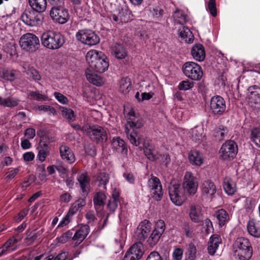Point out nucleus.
<instances>
[{
  "mask_svg": "<svg viewBox=\"0 0 260 260\" xmlns=\"http://www.w3.org/2000/svg\"><path fill=\"white\" fill-rule=\"evenodd\" d=\"M126 117L127 123L125 126V132L127 138L133 145L138 146L141 143V139L136 129L143 126V120L141 117L136 116L133 110L126 114Z\"/></svg>",
  "mask_w": 260,
  "mask_h": 260,
  "instance_id": "f257e3e1",
  "label": "nucleus"
},
{
  "mask_svg": "<svg viewBox=\"0 0 260 260\" xmlns=\"http://www.w3.org/2000/svg\"><path fill=\"white\" fill-rule=\"evenodd\" d=\"M86 59L89 64L88 69L102 73L108 68L109 63L107 58L102 52L91 50L87 53Z\"/></svg>",
  "mask_w": 260,
  "mask_h": 260,
  "instance_id": "f03ea898",
  "label": "nucleus"
},
{
  "mask_svg": "<svg viewBox=\"0 0 260 260\" xmlns=\"http://www.w3.org/2000/svg\"><path fill=\"white\" fill-rule=\"evenodd\" d=\"M233 250L239 260H249L252 255V248L249 241L243 237L237 239L233 244Z\"/></svg>",
  "mask_w": 260,
  "mask_h": 260,
  "instance_id": "7ed1b4c3",
  "label": "nucleus"
},
{
  "mask_svg": "<svg viewBox=\"0 0 260 260\" xmlns=\"http://www.w3.org/2000/svg\"><path fill=\"white\" fill-rule=\"evenodd\" d=\"M42 45L52 50L60 48L64 43V38L59 32L48 31L42 34L41 37Z\"/></svg>",
  "mask_w": 260,
  "mask_h": 260,
  "instance_id": "20e7f679",
  "label": "nucleus"
},
{
  "mask_svg": "<svg viewBox=\"0 0 260 260\" xmlns=\"http://www.w3.org/2000/svg\"><path fill=\"white\" fill-rule=\"evenodd\" d=\"M182 72L188 78L195 81L200 80L203 75L201 66L192 61L185 62L182 66Z\"/></svg>",
  "mask_w": 260,
  "mask_h": 260,
  "instance_id": "39448f33",
  "label": "nucleus"
},
{
  "mask_svg": "<svg viewBox=\"0 0 260 260\" xmlns=\"http://www.w3.org/2000/svg\"><path fill=\"white\" fill-rule=\"evenodd\" d=\"M168 190L170 199L175 205L180 206L186 200L185 191L179 184L170 183Z\"/></svg>",
  "mask_w": 260,
  "mask_h": 260,
  "instance_id": "423d86ee",
  "label": "nucleus"
},
{
  "mask_svg": "<svg viewBox=\"0 0 260 260\" xmlns=\"http://www.w3.org/2000/svg\"><path fill=\"white\" fill-rule=\"evenodd\" d=\"M76 37L78 41L88 46L96 45L100 41L99 36L90 29H85L78 30L76 33Z\"/></svg>",
  "mask_w": 260,
  "mask_h": 260,
  "instance_id": "0eeeda50",
  "label": "nucleus"
},
{
  "mask_svg": "<svg viewBox=\"0 0 260 260\" xmlns=\"http://www.w3.org/2000/svg\"><path fill=\"white\" fill-rule=\"evenodd\" d=\"M20 45L23 49L34 52L39 48L40 42L39 38L35 35L27 33L21 37Z\"/></svg>",
  "mask_w": 260,
  "mask_h": 260,
  "instance_id": "6e6552de",
  "label": "nucleus"
},
{
  "mask_svg": "<svg viewBox=\"0 0 260 260\" xmlns=\"http://www.w3.org/2000/svg\"><path fill=\"white\" fill-rule=\"evenodd\" d=\"M210 110L214 116H220L226 112V106L224 99L219 95L213 96L210 100Z\"/></svg>",
  "mask_w": 260,
  "mask_h": 260,
  "instance_id": "1a4fd4ad",
  "label": "nucleus"
},
{
  "mask_svg": "<svg viewBox=\"0 0 260 260\" xmlns=\"http://www.w3.org/2000/svg\"><path fill=\"white\" fill-rule=\"evenodd\" d=\"M21 19L28 26H36L42 23L43 16L40 13L33 10H25L21 14Z\"/></svg>",
  "mask_w": 260,
  "mask_h": 260,
  "instance_id": "9d476101",
  "label": "nucleus"
},
{
  "mask_svg": "<svg viewBox=\"0 0 260 260\" xmlns=\"http://www.w3.org/2000/svg\"><path fill=\"white\" fill-rule=\"evenodd\" d=\"M86 135H88L90 139L96 143H103L106 142L108 139L106 130L98 125L89 126Z\"/></svg>",
  "mask_w": 260,
  "mask_h": 260,
  "instance_id": "9b49d317",
  "label": "nucleus"
},
{
  "mask_svg": "<svg viewBox=\"0 0 260 260\" xmlns=\"http://www.w3.org/2000/svg\"><path fill=\"white\" fill-rule=\"evenodd\" d=\"M238 153V146L232 140L226 141L221 146L219 150L220 157L224 160L234 158Z\"/></svg>",
  "mask_w": 260,
  "mask_h": 260,
  "instance_id": "f8f14e48",
  "label": "nucleus"
},
{
  "mask_svg": "<svg viewBox=\"0 0 260 260\" xmlns=\"http://www.w3.org/2000/svg\"><path fill=\"white\" fill-rule=\"evenodd\" d=\"M50 16L52 19L59 24L66 23L70 18L68 10L64 5L59 7H52L50 11Z\"/></svg>",
  "mask_w": 260,
  "mask_h": 260,
  "instance_id": "ddd939ff",
  "label": "nucleus"
},
{
  "mask_svg": "<svg viewBox=\"0 0 260 260\" xmlns=\"http://www.w3.org/2000/svg\"><path fill=\"white\" fill-rule=\"evenodd\" d=\"M182 187L189 194H194L198 187L197 178L190 172H186L184 176Z\"/></svg>",
  "mask_w": 260,
  "mask_h": 260,
  "instance_id": "4468645a",
  "label": "nucleus"
},
{
  "mask_svg": "<svg viewBox=\"0 0 260 260\" xmlns=\"http://www.w3.org/2000/svg\"><path fill=\"white\" fill-rule=\"evenodd\" d=\"M144 253V248L141 242L134 244L125 253L123 260H139Z\"/></svg>",
  "mask_w": 260,
  "mask_h": 260,
  "instance_id": "2eb2a0df",
  "label": "nucleus"
},
{
  "mask_svg": "<svg viewBox=\"0 0 260 260\" xmlns=\"http://www.w3.org/2000/svg\"><path fill=\"white\" fill-rule=\"evenodd\" d=\"M148 186L152 198L156 201L160 200L163 192L159 179L156 177L152 176L148 181Z\"/></svg>",
  "mask_w": 260,
  "mask_h": 260,
  "instance_id": "dca6fc26",
  "label": "nucleus"
},
{
  "mask_svg": "<svg viewBox=\"0 0 260 260\" xmlns=\"http://www.w3.org/2000/svg\"><path fill=\"white\" fill-rule=\"evenodd\" d=\"M151 223L148 220H144L142 221L135 232V235L137 239L140 241L144 240L148 235L151 231Z\"/></svg>",
  "mask_w": 260,
  "mask_h": 260,
  "instance_id": "f3484780",
  "label": "nucleus"
},
{
  "mask_svg": "<svg viewBox=\"0 0 260 260\" xmlns=\"http://www.w3.org/2000/svg\"><path fill=\"white\" fill-rule=\"evenodd\" d=\"M90 232L89 226L87 224H81L77 230L74 235L72 237L74 241H76V244L78 245L81 243L87 237Z\"/></svg>",
  "mask_w": 260,
  "mask_h": 260,
  "instance_id": "a211bd4d",
  "label": "nucleus"
},
{
  "mask_svg": "<svg viewBox=\"0 0 260 260\" xmlns=\"http://www.w3.org/2000/svg\"><path fill=\"white\" fill-rule=\"evenodd\" d=\"M189 217L194 223H200L203 219L202 209L199 205H191L189 207Z\"/></svg>",
  "mask_w": 260,
  "mask_h": 260,
  "instance_id": "6ab92c4d",
  "label": "nucleus"
},
{
  "mask_svg": "<svg viewBox=\"0 0 260 260\" xmlns=\"http://www.w3.org/2000/svg\"><path fill=\"white\" fill-rule=\"evenodd\" d=\"M77 180L79 183L83 196L87 195L90 190V178L87 173L79 174Z\"/></svg>",
  "mask_w": 260,
  "mask_h": 260,
  "instance_id": "aec40b11",
  "label": "nucleus"
},
{
  "mask_svg": "<svg viewBox=\"0 0 260 260\" xmlns=\"http://www.w3.org/2000/svg\"><path fill=\"white\" fill-rule=\"evenodd\" d=\"M249 101L255 104V107L260 110V87L256 85L250 86L248 88Z\"/></svg>",
  "mask_w": 260,
  "mask_h": 260,
  "instance_id": "412c9836",
  "label": "nucleus"
},
{
  "mask_svg": "<svg viewBox=\"0 0 260 260\" xmlns=\"http://www.w3.org/2000/svg\"><path fill=\"white\" fill-rule=\"evenodd\" d=\"M202 194L206 196H212L216 192V187L214 183L210 180L203 181L201 185Z\"/></svg>",
  "mask_w": 260,
  "mask_h": 260,
  "instance_id": "4be33fe9",
  "label": "nucleus"
},
{
  "mask_svg": "<svg viewBox=\"0 0 260 260\" xmlns=\"http://www.w3.org/2000/svg\"><path fill=\"white\" fill-rule=\"evenodd\" d=\"M220 236L217 234L212 235L209 239L208 244V251L210 255H214L218 249L219 245L221 243Z\"/></svg>",
  "mask_w": 260,
  "mask_h": 260,
  "instance_id": "5701e85b",
  "label": "nucleus"
},
{
  "mask_svg": "<svg viewBox=\"0 0 260 260\" xmlns=\"http://www.w3.org/2000/svg\"><path fill=\"white\" fill-rule=\"evenodd\" d=\"M112 148L118 153H121L123 155H126L127 152V149L125 142L119 137L113 138L111 143Z\"/></svg>",
  "mask_w": 260,
  "mask_h": 260,
  "instance_id": "b1692460",
  "label": "nucleus"
},
{
  "mask_svg": "<svg viewBox=\"0 0 260 260\" xmlns=\"http://www.w3.org/2000/svg\"><path fill=\"white\" fill-rule=\"evenodd\" d=\"M191 53L192 57L199 61H203L205 58V51L204 46L198 44L194 45L191 50Z\"/></svg>",
  "mask_w": 260,
  "mask_h": 260,
  "instance_id": "393cba45",
  "label": "nucleus"
},
{
  "mask_svg": "<svg viewBox=\"0 0 260 260\" xmlns=\"http://www.w3.org/2000/svg\"><path fill=\"white\" fill-rule=\"evenodd\" d=\"M106 199L105 194L101 191L96 192L93 199L94 208L98 212L102 211L105 205V201Z\"/></svg>",
  "mask_w": 260,
  "mask_h": 260,
  "instance_id": "a878e982",
  "label": "nucleus"
},
{
  "mask_svg": "<svg viewBox=\"0 0 260 260\" xmlns=\"http://www.w3.org/2000/svg\"><path fill=\"white\" fill-rule=\"evenodd\" d=\"M143 146L144 151L147 158L151 161L157 159V151L154 146L147 141L144 142Z\"/></svg>",
  "mask_w": 260,
  "mask_h": 260,
  "instance_id": "bb28decb",
  "label": "nucleus"
},
{
  "mask_svg": "<svg viewBox=\"0 0 260 260\" xmlns=\"http://www.w3.org/2000/svg\"><path fill=\"white\" fill-rule=\"evenodd\" d=\"M95 72L90 69H87L85 71V75L88 81L96 86H102L104 84V81L102 78L98 75L94 73Z\"/></svg>",
  "mask_w": 260,
  "mask_h": 260,
  "instance_id": "cd10ccee",
  "label": "nucleus"
},
{
  "mask_svg": "<svg viewBox=\"0 0 260 260\" xmlns=\"http://www.w3.org/2000/svg\"><path fill=\"white\" fill-rule=\"evenodd\" d=\"M61 158L71 164L74 162L75 157L72 150L67 146L62 145L59 148Z\"/></svg>",
  "mask_w": 260,
  "mask_h": 260,
  "instance_id": "c85d7f7f",
  "label": "nucleus"
},
{
  "mask_svg": "<svg viewBox=\"0 0 260 260\" xmlns=\"http://www.w3.org/2000/svg\"><path fill=\"white\" fill-rule=\"evenodd\" d=\"M28 2L32 10L40 14L46 9V0H28Z\"/></svg>",
  "mask_w": 260,
  "mask_h": 260,
  "instance_id": "c756f323",
  "label": "nucleus"
},
{
  "mask_svg": "<svg viewBox=\"0 0 260 260\" xmlns=\"http://www.w3.org/2000/svg\"><path fill=\"white\" fill-rule=\"evenodd\" d=\"M119 196L118 192L116 190H114L107 204V208L111 213H114L118 207L119 203Z\"/></svg>",
  "mask_w": 260,
  "mask_h": 260,
  "instance_id": "7c9ffc66",
  "label": "nucleus"
},
{
  "mask_svg": "<svg viewBox=\"0 0 260 260\" xmlns=\"http://www.w3.org/2000/svg\"><path fill=\"white\" fill-rule=\"evenodd\" d=\"M188 158L190 162L193 165L200 166L203 163L202 154L197 150L191 151L189 153Z\"/></svg>",
  "mask_w": 260,
  "mask_h": 260,
  "instance_id": "2f4dec72",
  "label": "nucleus"
},
{
  "mask_svg": "<svg viewBox=\"0 0 260 260\" xmlns=\"http://www.w3.org/2000/svg\"><path fill=\"white\" fill-rule=\"evenodd\" d=\"M85 201L83 199H79L76 200L70 208L68 212V216H72L80 211L85 205Z\"/></svg>",
  "mask_w": 260,
  "mask_h": 260,
  "instance_id": "473e14b6",
  "label": "nucleus"
},
{
  "mask_svg": "<svg viewBox=\"0 0 260 260\" xmlns=\"http://www.w3.org/2000/svg\"><path fill=\"white\" fill-rule=\"evenodd\" d=\"M112 52L118 59L124 58L127 55L125 48L121 44L116 43L112 47Z\"/></svg>",
  "mask_w": 260,
  "mask_h": 260,
  "instance_id": "72a5a7b5",
  "label": "nucleus"
},
{
  "mask_svg": "<svg viewBox=\"0 0 260 260\" xmlns=\"http://www.w3.org/2000/svg\"><path fill=\"white\" fill-rule=\"evenodd\" d=\"M223 187L225 192L229 195H233L236 191V185L229 177H225L223 182Z\"/></svg>",
  "mask_w": 260,
  "mask_h": 260,
  "instance_id": "f704fd0d",
  "label": "nucleus"
},
{
  "mask_svg": "<svg viewBox=\"0 0 260 260\" xmlns=\"http://www.w3.org/2000/svg\"><path fill=\"white\" fill-rule=\"evenodd\" d=\"M247 228L251 236L256 238L260 237V227L253 220L248 221Z\"/></svg>",
  "mask_w": 260,
  "mask_h": 260,
  "instance_id": "c9c22d12",
  "label": "nucleus"
},
{
  "mask_svg": "<svg viewBox=\"0 0 260 260\" xmlns=\"http://www.w3.org/2000/svg\"><path fill=\"white\" fill-rule=\"evenodd\" d=\"M179 36L185 42L191 43L193 41V36L191 31L186 27L183 26L178 30Z\"/></svg>",
  "mask_w": 260,
  "mask_h": 260,
  "instance_id": "e433bc0d",
  "label": "nucleus"
},
{
  "mask_svg": "<svg viewBox=\"0 0 260 260\" xmlns=\"http://www.w3.org/2000/svg\"><path fill=\"white\" fill-rule=\"evenodd\" d=\"M19 100L16 98L12 97H8L7 98H3L0 96V105L6 107H14L18 105Z\"/></svg>",
  "mask_w": 260,
  "mask_h": 260,
  "instance_id": "4c0bfd02",
  "label": "nucleus"
},
{
  "mask_svg": "<svg viewBox=\"0 0 260 260\" xmlns=\"http://www.w3.org/2000/svg\"><path fill=\"white\" fill-rule=\"evenodd\" d=\"M228 129L223 125H220L214 130L213 136L218 141L223 140L227 136Z\"/></svg>",
  "mask_w": 260,
  "mask_h": 260,
  "instance_id": "58836bf2",
  "label": "nucleus"
},
{
  "mask_svg": "<svg viewBox=\"0 0 260 260\" xmlns=\"http://www.w3.org/2000/svg\"><path fill=\"white\" fill-rule=\"evenodd\" d=\"M215 215L217 218L220 226H223L229 220V216L224 209H220L216 211Z\"/></svg>",
  "mask_w": 260,
  "mask_h": 260,
  "instance_id": "ea45409f",
  "label": "nucleus"
},
{
  "mask_svg": "<svg viewBox=\"0 0 260 260\" xmlns=\"http://www.w3.org/2000/svg\"><path fill=\"white\" fill-rule=\"evenodd\" d=\"M119 16L121 22H127L131 19V13L127 7L121 8L119 10Z\"/></svg>",
  "mask_w": 260,
  "mask_h": 260,
  "instance_id": "a19ab883",
  "label": "nucleus"
},
{
  "mask_svg": "<svg viewBox=\"0 0 260 260\" xmlns=\"http://www.w3.org/2000/svg\"><path fill=\"white\" fill-rule=\"evenodd\" d=\"M96 180L98 182L99 186H103L104 188L106 189V186L109 182V176L107 173L100 172L98 174Z\"/></svg>",
  "mask_w": 260,
  "mask_h": 260,
  "instance_id": "79ce46f5",
  "label": "nucleus"
},
{
  "mask_svg": "<svg viewBox=\"0 0 260 260\" xmlns=\"http://www.w3.org/2000/svg\"><path fill=\"white\" fill-rule=\"evenodd\" d=\"M17 75L15 70L4 69L1 73V77L5 80L12 81L15 79Z\"/></svg>",
  "mask_w": 260,
  "mask_h": 260,
  "instance_id": "37998d69",
  "label": "nucleus"
},
{
  "mask_svg": "<svg viewBox=\"0 0 260 260\" xmlns=\"http://www.w3.org/2000/svg\"><path fill=\"white\" fill-rule=\"evenodd\" d=\"M196 254L197 249L195 245L192 243L189 244L187 252L185 253V259L195 260Z\"/></svg>",
  "mask_w": 260,
  "mask_h": 260,
  "instance_id": "c03bdc74",
  "label": "nucleus"
},
{
  "mask_svg": "<svg viewBox=\"0 0 260 260\" xmlns=\"http://www.w3.org/2000/svg\"><path fill=\"white\" fill-rule=\"evenodd\" d=\"M162 234L157 230H154L148 239V244L151 247H153L158 242Z\"/></svg>",
  "mask_w": 260,
  "mask_h": 260,
  "instance_id": "a18cd8bd",
  "label": "nucleus"
},
{
  "mask_svg": "<svg viewBox=\"0 0 260 260\" xmlns=\"http://www.w3.org/2000/svg\"><path fill=\"white\" fill-rule=\"evenodd\" d=\"M61 113L62 115L67 119L69 122H72L75 120L76 116L72 109L62 107Z\"/></svg>",
  "mask_w": 260,
  "mask_h": 260,
  "instance_id": "49530a36",
  "label": "nucleus"
},
{
  "mask_svg": "<svg viewBox=\"0 0 260 260\" xmlns=\"http://www.w3.org/2000/svg\"><path fill=\"white\" fill-rule=\"evenodd\" d=\"M174 17L175 19H179L178 20H176V23L178 24H183L187 21L186 16L181 10H176V11L174 12Z\"/></svg>",
  "mask_w": 260,
  "mask_h": 260,
  "instance_id": "de8ad7c7",
  "label": "nucleus"
},
{
  "mask_svg": "<svg viewBox=\"0 0 260 260\" xmlns=\"http://www.w3.org/2000/svg\"><path fill=\"white\" fill-rule=\"evenodd\" d=\"M193 86V82L186 80L180 82L178 85V88L180 90L186 91L191 89Z\"/></svg>",
  "mask_w": 260,
  "mask_h": 260,
  "instance_id": "09e8293b",
  "label": "nucleus"
},
{
  "mask_svg": "<svg viewBox=\"0 0 260 260\" xmlns=\"http://www.w3.org/2000/svg\"><path fill=\"white\" fill-rule=\"evenodd\" d=\"M251 139L254 144L260 147V129L255 128L251 131Z\"/></svg>",
  "mask_w": 260,
  "mask_h": 260,
  "instance_id": "8fccbe9b",
  "label": "nucleus"
},
{
  "mask_svg": "<svg viewBox=\"0 0 260 260\" xmlns=\"http://www.w3.org/2000/svg\"><path fill=\"white\" fill-rule=\"evenodd\" d=\"M49 153V151L47 145H45L44 147L40 149L37 155V159L41 162L45 161L47 155Z\"/></svg>",
  "mask_w": 260,
  "mask_h": 260,
  "instance_id": "3c124183",
  "label": "nucleus"
},
{
  "mask_svg": "<svg viewBox=\"0 0 260 260\" xmlns=\"http://www.w3.org/2000/svg\"><path fill=\"white\" fill-rule=\"evenodd\" d=\"M27 75L29 78L35 81H40L41 79V76L39 72L33 67L27 71Z\"/></svg>",
  "mask_w": 260,
  "mask_h": 260,
  "instance_id": "603ef678",
  "label": "nucleus"
},
{
  "mask_svg": "<svg viewBox=\"0 0 260 260\" xmlns=\"http://www.w3.org/2000/svg\"><path fill=\"white\" fill-rule=\"evenodd\" d=\"M130 82L126 79H122L120 82V89L123 93L129 92L131 88Z\"/></svg>",
  "mask_w": 260,
  "mask_h": 260,
  "instance_id": "864d4df0",
  "label": "nucleus"
},
{
  "mask_svg": "<svg viewBox=\"0 0 260 260\" xmlns=\"http://www.w3.org/2000/svg\"><path fill=\"white\" fill-rule=\"evenodd\" d=\"M4 50L7 54H9L11 56L16 54V50L14 43H7L5 46Z\"/></svg>",
  "mask_w": 260,
  "mask_h": 260,
  "instance_id": "5fc2aeb1",
  "label": "nucleus"
},
{
  "mask_svg": "<svg viewBox=\"0 0 260 260\" xmlns=\"http://www.w3.org/2000/svg\"><path fill=\"white\" fill-rule=\"evenodd\" d=\"M28 95L32 99L37 101L45 100L47 98L45 94H41L38 91H30L28 93Z\"/></svg>",
  "mask_w": 260,
  "mask_h": 260,
  "instance_id": "6e6d98bb",
  "label": "nucleus"
},
{
  "mask_svg": "<svg viewBox=\"0 0 260 260\" xmlns=\"http://www.w3.org/2000/svg\"><path fill=\"white\" fill-rule=\"evenodd\" d=\"M19 172V169L18 168L10 169V170L8 171L6 174V178L8 180H12L18 174Z\"/></svg>",
  "mask_w": 260,
  "mask_h": 260,
  "instance_id": "4d7b16f0",
  "label": "nucleus"
},
{
  "mask_svg": "<svg viewBox=\"0 0 260 260\" xmlns=\"http://www.w3.org/2000/svg\"><path fill=\"white\" fill-rule=\"evenodd\" d=\"M72 232L69 231L63 233L60 237L57 238V239L58 240V242L65 243L72 237Z\"/></svg>",
  "mask_w": 260,
  "mask_h": 260,
  "instance_id": "13d9d810",
  "label": "nucleus"
},
{
  "mask_svg": "<svg viewBox=\"0 0 260 260\" xmlns=\"http://www.w3.org/2000/svg\"><path fill=\"white\" fill-rule=\"evenodd\" d=\"M208 8L212 16L215 17L217 15L215 0H209Z\"/></svg>",
  "mask_w": 260,
  "mask_h": 260,
  "instance_id": "bf43d9fd",
  "label": "nucleus"
},
{
  "mask_svg": "<svg viewBox=\"0 0 260 260\" xmlns=\"http://www.w3.org/2000/svg\"><path fill=\"white\" fill-rule=\"evenodd\" d=\"M38 108L40 111H43L44 112H48L49 115L56 114L55 109L53 107H50V106L41 105L39 106Z\"/></svg>",
  "mask_w": 260,
  "mask_h": 260,
  "instance_id": "052dcab7",
  "label": "nucleus"
},
{
  "mask_svg": "<svg viewBox=\"0 0 260 260\" xmlns=\"http://www.w3.org/2000/svg\"><path fill=\"white\" fill-rule=\"evenodd\" d=\"M67 253L64 252L58 254L56 257L52 255H49L44 260H65L67 257Z\"/></svg>",
  "mask_w": 260,
  "mask_h": 260,
  "instance_id": "680f3d73",
  "label": "nucleus"
},
{
  "mask_svg": "<svg viewBox=\"0 0 260 260\" xmlns=\"http://www.w3.org/2000/svg\"><path fill=\"white\" fill-rule=\"evenodd\" d=\"M54 95L55 99L60 103L62 104H66L68 102V99L60 92H55Z\"/></svg>",
  "mask_w": 260,
  "mask_h": 260,
  "instance_id": "e2e57ef3",
  "label": "nucleus"
},
{
  "mask_svg": "<svg viewBox=\"0 0 260 260\" xmlns=\"http://www.w3.org/2000/svg\"><path fill=\"white\" fill-rule=\"evenodd\" d=\"M146 260H162V258L158 252L153 251L150 253Z\"/></svg>",
  "mask_w": 260,
  "mask_h": 260,
  "instance_id": "0e129e2a",
  "label": "nucleus"
},
{
  "mask_svg": "<svg viewBox=\"0 0 260 260\" xmlns=\"http://www.w3.org/2000/svg\"><path fill=\"white\" fill-rule=\"evenodd\" d=\"M183 250L180 248H175L172 254L174 260H181L183 256Z\"/></svg>",
  "mask_w": 260,
  "mask_h": 260,
  "instance_id": "69168bd1",
  "label": "nucleus"
},
{
  "mask_svg": "<svg viewBox=\"0 0 260 260\" xmlns=\"http://www.w3.org/2000/svg\"><path fill=\"white\" fill-rule=\"evenodd\" d=\"M151 13L153 17L156 18H159L161 17L164 14V10L159 7L153 8Z\"/></svg>",
  "mask_w": 260,
  "mask_h": 260,
  "instance_id": "338daca9",
  "label": "nucleus"
},
{
  "mask_svg": "<svg viewBox=\"0 0 260 260\" xmlns=\"http://www.w3.org/2000/svg\"><path fill=\"white\" fill-rule=\"evenodd\" d=\"M154 230H157V232L163 234L165 230V223L164 220H158L156 223V226Z\"/></svg>",
  "mask_w": 260,
  "mask_h": 260,
  "instance_id": "774afa93",
  "label": "nucleus"
}]
</instances>
